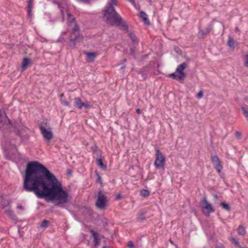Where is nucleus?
<instances>
[{
	"label": "nucleus",
	"instance_id": "nucleus-1",
	"mask_svg": "<svg viewBox=\"0 0 248 248\" xmlns=\"http://www.w3.org/2000/svg\"><path fill=\"white\" fill-rule=\"evenodd\" d=\"M23 189L32 192L40 199L47 198L57 201L56 205L63 207L68 202L69 194L63 189L62 183L54 174L38 161L28 163L24 176Z\"/></svg>",
	"mask_w": 248,
	"mask_h": 248
},
{
	"label": "nucleus",
	"instance_id": "nucleus-2",
	"mask_svg": "<svg viewBox=\"0 0 248 248\" xmlns=\"http://www.w3.org/2000/svg\"><path fill=\"white\" fill-rule=\"evenodd\" d=\"M104 16L108 24L111 26L116 25L120 26L121 29L128 31V26L126 22L123 20L110 2H108L105 7Z\"/></svg>",
	"mask_w": 248,
	"mask_h": 248
},
{
	"label": "nucleus",
	"instance_id": "nucleus-3",
	"mask_svg": "<svg viewBox=\"0 0 248 248\" xmlns=\"http://www.w3.org/2000/svg\"><path fill=\"white\" fill-rule=\"evenodd\" d=\"M155 159L154 165L157 169L164 170L165 158L158 149H155Z\"/></svg>",
	"mask_w": 248,
	"mask_h": 248
},
{
	"label": "nucleus",
	"instance_id": "nucleus-4",
	"mask_svg": "<svg viewBox=\"0 0 248 248\" xmlns=\"http://www.w3.org/2000/svg\"><path fill=\"white\" fill-rule=\"evenodd\" d=\"M107 197L102 191L98 192L95 205L99 209H105L107 206Z\"/></svg>",
	"mask_w": 248,
	"mask_h": 248
},
{
	"label": "nucleus",
	"instance_id": "nucleus-5",
	"mask_svg": "<svg viewBox=\"0 0 248 248\" xmlns=\"http://www.w3.org/2000/svg\"><path fill=\"white\" fill-rule=\"evenodd\" d=\"M202 210L204 214L207 217L210 216V213L215 211L213 207L207 201V198L206 196L203 198Z\"/></svg>",
	"mask_w": 248,
	"mask_h": 248
},
{
	"label": "nucleus",
	"instance_id": "nucleus-6",
	"mask_svg": "<svg viewBox=\"0 0 248 248\" xmlns=\"http://www.w3.org/2000/svg\"><path fill=\"white\" fill-rule=\"evenodd\" d=\"M39 129L43 138L46 140L48 143L51 139L53 138V134L50 128L46 129L43 125L39 126Z\"/></svg>",
	"mask_w": 248,
	"mask_h": 248
},
{
	"label": "nucleus",
	"instance_id": "nucleus-7",
	"mask_svg": "<svg viewBox=\"0 0 248 248\" xmlns=\"http://www.w3.org/2000/svg\"><path fill=\"white\" fill-rule=\"evenodd\" d=\"M187 66V64L186 62H183L178 66L176 69V72L179 73V78L184 79L186 76V73L184 72V70Z\"/></svg>",
	"mask_w": 248,
	"mask_h": 248
},
{
	"label": "nucleus",
	"instance_id": "nucleus-8",
	"mask_svg": "<svg viewBox=\"0 0 248 248\" xmlns=\"http://www.w3.org/2000/svg\"><path fill=\"white\" fill-rule=\"evenodd\" d=\"M211 160L215 168L220 173L222 169V166L219 157L217 155H214L212 157Z\"/></svg>",
	"mask_w": 248,
	"mask_h": 248
},
{
	"label": "nucleus",
	"instance_id": "nucleus-9",
	"mask_svg": "<svg viewBox=\"0 0 248 248\" xmlns=\"http://www.w3.org/2000/svg\"><path fill=\"white\" fill-rule=\"evenodd\" d=\"M83 38V36L79 35V32H76L75 34H73V33H72L70 36V40L71 42L75 43L78 40H82Z\"/></svg>",
	"mask_w": 248,
	"mask_h": 248
},
{
	"label": "nucleus",
	"instance_id": "nucleus-10",
	"mask_svg": "<svg viewBox=\"0 0 248 248\" xmlns=\"http://www.w3.org/2000/svg\"><path fill=\"white\" fill-rule=\"evenodd\" d=\"M212 30V28L211 26H209L206 28L205 30L200 31L198 33V35L200 38H204L208 34H209Z\"/></svg>",
	"mask_w": 248,
	"mask_h": 248
},
{
	"label": "nucleus",
	"instance_id": "nucleus-11",
	"mask_svg": "<svg viewBox=\"0 0 248 248\" xmlns=\"http://www.w3.org/2000/svg\"><path fill=\"white\" fill-rule=\"evenodd\" d=\"M140 17L142 19V20L144 23L147 25H150V23L148 19L147 15L143 11L140 12Z\"/></svg>",
	"mask_w": 248,
	"mask_h": 248
},
{
	"label": "nucleus",
	"instance_id": "nucleus-12",
	"mask_svg": "<svg viewBox=\"0 0 248 248\" xmlns=\"http://www.w3.org/2000/svg\"><path fill=\"white\" fill-rule=\"evenodd\" d=\"M92 233V236L93 238V243L95 246H98L99 245V238L98 233L93 230L90 231Z\"/></svg>",
	"mask_w": 248,
	"mask_h": 248
},
{
	"label": "nucleus",
	"instance_id": "nucleus-13",
	"mask_svg": "<svg viewBox=\"0 0 248 248\" xmlns=\"http://www.w3.org/2000/svg\"><path fill=\"white\" fill-rule=\"evenodd\" d=\"M75 104L74 106L78 109L82 108V102L80 99L78 97H76L74 99Z\"/></svg>",
	"mask_w": 248,
	"mask_h": 248
},
{
	"label": "nucleus",
	"instance_id": "nucleus-14",
	"mask_svg": "<svg viewBox=\"0 0 248 248\" xmlns=\"http://www.w3.org/2000/svg\"><path fill=\"white\" fill-rule=\"evenodd\" d=\"M31 62V61L30 59L24 58L23 59L22 63L21 65V68L23 70H25L29 65V64Z\"/></svg>",
	"mask_w": 248,
	"mask_h": 248
},
{
	"label": "nucleus",
	"instance_id": "nucleus-15",
	"mask_svg": "<svg viewBox=\"0 0 248 248\" xmlns=\"http://www.w3.org/2000/svg\"><path fill=\"white\" fill-rule=\"evenodd\" d=\"M96 163L97 165L103 170H106L107 169V166L104 164L101 158L97 159Z\"/></svg>",
	"mask_w": 248,
	"mask_h": 248
},
{
	"label": "nucleus",
	"instance_id": "nucleus-16",
	"mask_svg": "<svg viewBox=\"0 0 248 248\" xmlns=\"http://www.w3.org/2000/svg\"><path fill=\"white\" fill-rule=\"evenodd\" d=\"M237 231H238V234L240 235L243 236L246 233V231L245 228L241 225L239 226Z\"/></svg>",
	"mask_w": 248,
	"mask_h": 248
},
{
	"label": "nucleus",
	"instance_id": "nucleus-17",
	"mask_svg": "<svg viewBox=\"0 0 248 248\" xmlns=\"http://www.w3.org/2000/svg\"><path fill=\"white\" fill-rule=\"evenodd\" d=\"M4 212L10 218L14 219L15 218V215L12 210L10 209L5 210Z\"/></svg>",
	"mask_w": 248,
	"mask_h": 248
},
{
	"label": "nucleus",
	"instance_id": "nucleus-18",
	"mask_svg": "<svg viewBox=\"0 0 248 248\" xmlns=\"http://www.w3.org/2000/svg\"><path fill=\"white\" fill-rule=\"evenodd\" d=\"M87 57L90 60V61H93L96 55L94 53L87 52L86 53Z\"/></svg>",
	"mask_w": 248,
	"mask_h": 248
},
{
	"label": "nucleus",
	"instance_id": "nucleus-19",
	"mask_svg": "<svg viewBox=\"0 0 248 248\" xmlns=\"http://www.w3.org/2000/svg\"><path fill=\"white\" fill-rule=\"evenodd\" d=\"M168 77L169 78H173V79H176V80L177 81H181V80H183L184 79L183 78H179V75H176L175 73H171V74H170L169 75H168Z\"/></svg>",
	"mask_w": 248,
	"mask_h": 248
},
{
	"label": "nucleus",
	"instance_id": "nucleus-20",
	"mask_svg": "<svg viewBox=\"0 0 248 248\" xmlns=\"http://www.w3.org/2000/svg\"><path fill=\"white\" fill-rule=\"evenodd\" d=\"M67 14L68 20L69 22H74L75 21V18L69 12L68 9H66Z\"/></svg>",
	"mask_w": 248,
	"mask_h": 248
},
{
	"label": "nucleus",
	"instance_id": "nucleus-21",
	"mask_svg": "<svg viewBox=\"0 0 248 248\" xmlns=\"http://www.w3.org/2000/svg\"><path fill=\"white\" fill-rule=\"evenodd\" d=\"M32 0H28V13L29 16H30L31 13V8H32Z\"/></svg>",
	"mask_w": 248,
	"mask_h": 248
},
{
	"label": "nucleus",
	"instance_id": "nucleus-22",
	"mask_svg": "<svg viewBox=\"0 0 248 248\" xmlns=\"http://www.w3.org/2000/svg\"><path fill=\"white\" fill-rule=\"evenodd\" d=\"M54 3L56 4L57 5H58L59 8H60V9L61 10V15H62V18H64V11H63V8L62 6H61V4L59 2L54 1Z\"/></svg>",
	"mask_w": 248,
	"mask_h": 248
},
{
	"label": "nucleus",
	"instance_id": "nucleus-23",
	"mask_svg": "<svg viewBox=\"0 0 248 248\" xmlns=\"http://www.w3.org/2000/svg\"><path fill=\"white\" fill-rule=\"evenodd\" d=\"M140 195L143 197H146L150 195V193L148 190L143 189L140 191Z\"/></svg>",
	"mask_w": 248,
	"mask_h": 248
},
{
	"label": "nucleus",
	"instance_id": "nucleus-24",
	"mask_svg": "<svg viewBox=\"0 0 248 248\" xmlns=\"http://www.w3.org/2000/svg\"><path fill=\"white\" fill-rule=\"evenodd\" d=\"M241 109L243 111V112L245 115V116L247 118L248 117V106H246L245 107H242Z\"/></svg>",
	"mask_w": 248,
	"mask_h": 248
},
{
	"label": "nucleus",
	"instance_id": "nucleus-25",
	"mask_svg": "<svg viewBox=\"0 0 248 248\" xmlns=\"http://www.w3.org/2000/svg\"><path fill=\"white\" fill-rule=\"evenodd\" d=\"M220 205L222 206V207L226 210L228 211H229L231 210V207L229 206V204L225 203V202H222L220 203Z\"/></svg>",
	"mask_w": 248,
	"mask_h": 248
},
{
	"label": "nucleus",
	"instance_id": "nucleus-26",
	"mask_svg": "<svg viewBox=\"0 0 248 248\" xmlns=\"http://www.w3.org/2000/svg\"><path fill=\"white\" fill-rule=\"evenodd\" d=\"M228 45L231 47H234V41L231 37H229V38Z\"/></svg>",
	"mask_w": 248,
	"mask_h": 248
},
{
	"label": "nucleus",
	"instance_id": "nucleus-27",
	"mask_svg": "<svg viewBox=\"0 0 248 248\" xmlns=\"http://www.w3.org/2000/svg\"><path fill=\"white\" fill-rule=\"evenodd\" d=\"M79 32V27L78 25V24L76 23L75 24V26L72 29V32L73 34H75L76 32Z\"/></svg>",
	"mask_w": 248,
	"mask_h": 248
},
{
	"label": "nucleus",
	"instance_id": "nucleus-28",
	"mask_svg": "<svg viewBox=\"0 0 248 248\" xmlns=\"http://www.w3.org/2000/svg\"><path fill=\"white\" fill-rule=\"evenodd\" d=\"M49 223L48 220H44L41 224V227L42 228H46L48 226Z\"/></svg>",
	"mask_w": 248,
	"mask_h": 248
},
{
	"label": "nucleus",
	"instance_id": "nucleus-29",
	"mask_svg": "<svg viewBox=\"0 0 248 248\" xmlns=\"http://www.w3.org/2000/svg\"><path fill=\"white\" fill-rule=\"evenodd\" d=\"M129 36L130 37V38L132 39V40L134 42H136L137 41V37L136 36V35L133 34V33H129Z\"/></svg>",
	"mask_w": 248,
	"mask_h": 248
},
{
	"label": "nucleus",
	"instance_id": "nucleus-30",
	"mask_svg": "<svg viewBox=\"0 0 248 248\" xmlns=\"http://www.w3.org/2000/svg\"><path fill=\"white\" fill-rule=\"evenodd\" d=\"M83 107H85L86 108H91V106L89 102H82V108Z\"/></svg>",
	"mask_w": 248,
	"mask_h": 248
},
{
	"label": "nucleus",
	"instance_id": "nucleus-31",
	"mask_svg": "<svg viewBox=\"0 0 248 248\" xmlns=\"http://www.w3.org/2000/svg\"><path fill=\"white\" fill-rule=\"evenodd\" d=\"M244 65L248 68V54L245 55V60L244 62Z\"/></svg>",
	"mask_w": 248,
	"mask_h": 248
},
{
	"label": "nucleus",
	"instance_id": "nucleus-32",
	"mask_svg": "<svg viewBox=\"0 0 248 248\" xmlns=\"http://www.w3.org/2000/svg\"><path fill=\"white\" fill-rule=\"evenodd\" d=\"M235 136L236 138L238 139H240L242 137L241 133L238 131H236L235 133Z\"/></svg>",
	"mask_w": 248,
	"mask_h": 248
},
{
	"label": "nucleus",
	"instance_id": "nucleus-33",
	"mask_svg": "<svg viewBox=\"0 0 248 248\" xmlns=\"http://www.w3.org/2000/svg\"><path fill=\"white\" fill-rule=\"evenodd\" d=\"M203 96V92L201 91L197 95V97L198 98V99H201L202 98Z\"/></svg>",
	"mask_w": 248,
	"mask_h": 248
},
{
	"label": "nucleus",
	"instance_id": "nucleus-34",
	"mask_svg": "<svg viewBox=\"0 0 248 248\" xmlns=\"http://www.w3.org/2000/svg\"><path fill=\"white\" fill-rule=\"evenodd\" d=\"M143 216H144L143 213H141L140 214L139 217H138V220L139 221L144 220L145 218L143 217Z\"/></svg>",
	"mask_w": 248,
	"mask_h": 248
},
{
	"label": "nucleus",
	"instance_id": "nucleus-35",
	"mask_svg": "<svg viewBox=\"0 0 248 248\" xmlns=\"http://www.w3.org/2000/svg\"><path fill=\"white\" fill-rule=\"evenodd\" d=\"M61 103L62 105H64L65 106H67L69 108L70 107V104L68 103V102H67V101H65V100H62L61 101Z\"/></svg>",
	"mask_w": 248,
	"mask_h": 248
},
{
	"label": "nucleus",
	"instance_id": "nucleus-36",
	"mask_svg": "<svg viewBox=\"0 0 248 248\" xmlns=\"http://www.w3.org/2000/svg\"><path fill=\"white\" fill-rule=\"evenodd\" d=\"M127 246L129 248H134L133 243L131 241H128V244H127Z\"/></svg>",
	"mask_w": 248,
	"mask_h": 248
},
{
	"label": "nucleus",
	"instance_id": "nucleus-37",
	"mask_svg": "<svg viewBox=\"0 0 248 248\" xmlns=\"http://www.w3.org/2000/svg\"><path fill=\"white\" fill-rule=\"evenodd\" d=\"M232 242L237 246L238 247H240L239 246V242L237 241V240L234 238H232Z\"/></svg>",
	"mask_w": 248,
	"mask_h": 248
},
{
	"label": "nucleus",
	"instance_id": "nucleus-38",
	"mask_svg": "<svg viewBox=\"0 0 248 248\" xmlns=\"http://www.w3.org/2000/svg\"><path fill=\"white\" fill-rule=\"evenodd\" d=\"M97 177H98V179H97V181L98 182L100 183V184H102V180H101V176L98 174H97Z\"/></svg>",
	"mask_w": 248,
	"mask_h": 248
},
{
	"label": "nucleus",
	"instance_id": "nucleus-39",
	"mask_svg": "<svg viewBox=\"0 0 248 248\" xmlns=\"http://www.w3.org/2000/svg\"><path fill=\"white\" fill-rule=\"evenodd\" d=\"M135 50L133 48H131L130 49V53L131 55L134 56Z\"/></svg>",
	"mask_w": 248,
	"mask_h": 248
},
{
	"label": "nucleus",
	"instance_id": "nucleus-40",
	"mask_svg": "<svg viewBox=\"0 0 248 248\" xmlns=\"http://www.w3.org/2000/svg\"><path fill=\"white\" fill-rule=\"evenodd\" d=\"M121 198H122V195L120 194H119L116 195V199L120 200L121 199Z\"/></svg>",
	"mask_w": 248,
	"mask_h": 248
},
{
	"label": "nucleus",
	"instance_id": "nucleus-41",
	"mask_svg": "<svg viewBox=\"0 0 248 248\" xmlns=\"http://www.w3.org/2000/svg\"><path fill=\"white\" fill-rule=\"evenodd\" d=\"M2 121H3L2 115L1 111H0V123H1L2 122Z\"/></svg>",
	"mask_w": 248,
	"mask_h": 248
},
{
	"label": "nucleus",
	"instance_id": "nucleus-42",
	"mask_svg": "<svg viewBox=\"0 0 248 248\" xmlns=\"http://www.w3.org/2000/svg\"><path fill=\"white\" fill-rule=\"evenodd\" d=\"M136 111L139 114H140L141 113V111L140 109L139 108L136 109Z\"/></svg>",
	"mask_w": 248,
	"mask_h": 248
},
{
	"label": "nucleus",
	"instance_id": "nucleus-43",
	"mask_svg": "<svg viewBox=\"0 0 248 248\" xmlns=\"http://www.w3.org/2000/svg\"><path fill=\"white\" fill-rule=\"evenodd\" d=\"M111 0V2H112V3H110L112 5L113 4V5H117V2L115 0Z\"/></svg>",
	"mask_w": 248,
	"mask_h": 248
},
{
	"label": "nucleus",
	"instance_id": "nucleus-44",
	"mask_svg": "<svg viewBox=\"0 0 248 248\" xmlns=\"http://www.w3.org/2000/svg\"><path fill=\"white\" fill-rule=\"evenodd\" d=\"M127 0L128 1L131 2L133 4H135V0Z\"/></svg>",
	"mask_w": 248,
	"mask_h": 248
},
{
	"label": "nucleus",
	"instance_id": "nucleus-45",
	"mask_svg": "<svg viewBox=\"0 0 248 248\" xmlns=\"http://www.w3.org/2000/svg\"><path fill=\"white\" fill-rule=\"evenodd\" d=\"M235 30V32H236L240 33V31H239V30L238 27H236Z\"/></svg>",
	"mask_w": 248,
	"mask_h": 248
},
{
	"label": "nucleus",
	"instance_id": "nucleus-46",
	"mask_svg": "<svg viewBox=\"0 0 248 248\" xmlns=\"http://www.w3.org/2000/svg\"><path fill=\"white\" fill-rule=\"evenodd\" d=\"M17 208H18L19 209H20V210H23V207H22V206H20V205L17 206Z\"/></svg>",
	"mask_w": 248,
	"mask_h": 248
},
{
	"label": "nucleus",
	"instance_id": "nucleus-47",
	"mask_svg": "<svg viewBox=\"0 0 248 248\" xmlns=\"http://www.w3.org/2000/svg\"><path fill=\"white\" fill-rule=\"evenodd\" d=\"M214 197L215 199L216 200H217L218 199V196L217 194H214Z\"/></svg>",
	"mask_w": 248,
	"mask_h": 248
},
{
	"label": "nucleus",
	"instance_id": "nucleus-48",
	"mask_svg": "<svg viewBox=\"0 0 248 248\" xmlns=\"http://www.w3.org/2000/svg\"><path fill=\"white\" fill-rule=\"evenodd\" d=\"M170 243H171V244H173V241H171V240H170Z\"/></svg>",
	"mask_w": 248,
	"mask_h": 248
},
{
	"label": "nucleus",
	"instance_id": "nucleus-49",
	"mask_svg": "<svg viewBox=\"0 0 248 248\" xmlns=\"http://www.w3.org/2000/svg\"><path fill=\"white\" fill-rule=\"evenodd\" d=\"M103 248H110L108 247H104Z\"/></svg>",
	"mask_w": 248,
	"mask_h": 248
},
{
	"label": "nucleus",
	"instance_id": "nucleus-50",
	"mask_svg": "<svg viewBox=\"0 0 248 248\" xmlns=\"http://www.w3.org/2000/svg\"><path fill=\"white\" fill-rule=\"evenodd\" d=\"M8 122H9V123H11V121H10V120L9 119H8Z\"/></svg>",
	"mask_w": 248,
	"mask_h": 248
},
{
	"label": "nucleus",
	"instance_id": "nucleus-51",
	"mask_svg": "<svg viewBox=\"0 0 248 248\" xmlns=\"http://www.w3.org/2000/svg\"><path fill=\"white\" fill-rule=\"evenodd\" d=\"M175 50L177 51V53H178V49L176 50V49H175Z\"/></svg>",
	"mask_w": 248,
	"mask_h": 248
},
{
	"label": "nucleus",
	"instance_id": "nucleus-52",
	"mask_svg": "<svg viewBox=\"0 0 248 248\" xmlns=\"http://www.w3.org/2000/svg\"><path fill=\"white\" fill-rule=\"evenodd\" d=\"M175 50L177 51V53H178V49L176 50V49H175Z\"/></svg>",
	"mask_w": 248,
	"mask_h": 248
},
{
	"label": "nucleus",
	"instance_id": "nucleus-53",
	"mask_svg": "<svg viewBox=\"0 0 248 248\" xmlns=\"http://www.w3.org/2000/svg\"><path fill=\"white\" fill-rule=\"evenodd\" d=\"M63 96V94H62L61 95V97H62Z\"/></svg>",
	"mask_w": 248,
	"mask_h": 248
},
{
	"label": "nucleus",
	"instance_id": "nucleus-54",
	"mask_svg": "<svg viewBox=\"0 0 248 248\" xmlns=\"http://www.w3.org/2000/svg\"><path fill=\"white\" fill-rule=\"evenodd\" d=\"M217 248H223L221 247H217Z\"/></svg>",
	"mask_w": 248,
	"mask_h": 248
},
{
	"label": "nucleus",
	"instance_id": "nucleus-55",
	"mask_svg": "<svg viewBox=\"0 0 248 248\" xmlns=\"http://www.w3.org/2000/svg\"><path fill=\"white\" fill-rule=\"evenodd\" d=\"M176 248H178V247H177V246H176Z\"/></svg>",
	"mask_w": 248,
	"mask_h": 248
},
{
	"label": "nucleus",
	"instance_id": "nucleus-56",
	"mask_svg": "<svg viewBox=\"0 0 248 248\" xmlns=\"http://www.w3.org/2000/svg\"><path fill=\"white\" fill-rule=\"evenodd\" d=\"M239 247H240V248H242L241 247H240V246Z\"/></svg>",
	"mask_w": 248,
	"mask_h": 248
}]
</instances>
